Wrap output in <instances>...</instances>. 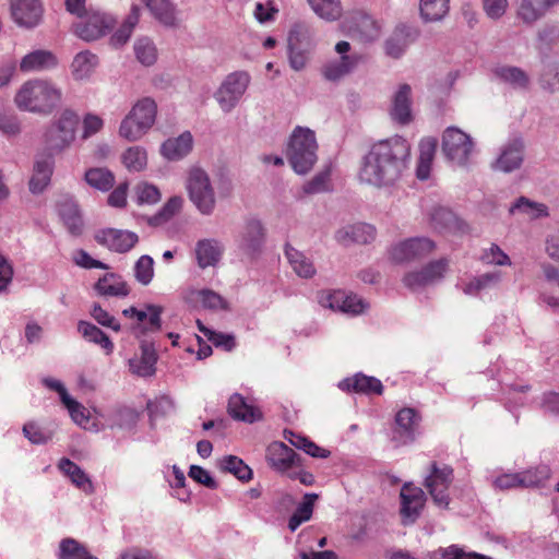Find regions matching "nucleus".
<instances>
[{"label":"nucleus","mask_w":559,"mask_h":559,"mask_svg":"<svg viewBox=\"0 0 559 559\" xmlns=\"http://www.w3.org/2000/svg\"><path fill=\"white\" fill-rule=\"evenodd\" d=\"M95 289L102 296L126 297L129 295V287L120 276L107 273L95 284Z\"/></svg>","instance_id":"nucleus-29"},{"label":"nucleus","mask_w":559,"mask_h":559,"mask_svg":"<svg viewBox=\"0 0 559 559\" xmlns=\"http://www.w3.org/2000/svg\"><path fill=\"white\" fill-rule=\"evenodd\" d=\"M412 88L408 84L400 85L397 92L393 96L391 108V117L400 124H407L412 121Z\"/></svg>","instance_id":"nucleus-20"},{"label":"nucleus","mask_w":559,"mask_h":559,"mask_svg":"<svg viewBox=\"0 0 559 559\" xmlns=\"http://www.w3.org/2000/svg\"><path fill=\"white\" fill-rule=\"evenodd\" d=\"M516 211L527 214L531 218L546 216L548 214L547 206L545 204L531 201L525 197L519 198L518 201L511 206V213Z\"/></svg>","instance_id":"nucleus-52"},{"label":"nucleus","mask_w":559,"mask_h":559,"mask_svg":"<svg viewBox=\"0 0 559 559\" xmlns=\"http://www.w3.org/2000/svg\"><path fill=\"white\" fill-rule=\"evenodd\" d=\"M183 199L181 197L175 195L171 197L162 207V210L151 217L150 223L152 225H159L169 221L174 215H176L182 207Z\"/></svg>","instance_id":"nucleus-53"},{"label":"nucleus","mask_w":559,"mask_h":559,"mask_svg":"<svg viewBox=\"0 0 559 559\" xmlns=\"http://www.w3.org/2000/svg\"><path fill=\"white\" fill-rule=\"evenodd\" d=\"M450 10V0H420V16L426 22L441 21Z\"/></svg>","instance_id":"nucleus-37"},{"label":"nucleus","mask_w":559,"mask_h":559,"mask_svg":"<svg viewBox=\"0 0 559 559\" xmlns=\"http://www.w3.org/2000/svg\"><path fill=\"white\" fill-rule=\"evenodd\" d=\"M146 310L147 311L136 309L134 319L139 322V329L142 333L159 331L162 326L160 314L163 308L156 305H147Z\"/></svg>","instance_id":"nucleus-33"},{"label":"nucleus","mask_w":559,"mask_h":559,"mask_svg":"<svg viewBox=\"0 0 559 559\" xmlns=\"http://www.w3.org/2000/svg\"><path fill=\"white\" fill-rule=\"evenodd\" d=\"M59 559H97L73 538H64L59 546Z\"/></svg>","instance_id":"nucleus-45"},{"label":"nucleus","mask_w":559,"mask_h":559,"mask_svg":"<svg viewBox=\"0 0 559 559\" xmlns=\"http://www.w3.org/2000/svg\"><path fill=\"white\" fill-rule=\"evenodd\" d=\"M500 281V273L492 272L486 273L480 276L473 278L468 284L464 287V293L466 295H475L481 289L488 287L490 284H496Z\"/></svg>","instance_id":"nucleus-57"},{"label":"nucleus","mask_w":559,"mask_h":559,"mask_svg":"<svg viewBox=\"0 0 559 559\" xmlns=\"http://www.w3.org/2000/svg\"><path fill=\"white\" fill-rule=\"evenodd\" d=\"M94 240L110 251L127 253L139 242V236L130 230L102 228L94 233Z\"/></svg>","instance_id":"nucleus-11"},{"label":"nucleus","mask_w":559,"mask_h":559,"mask_svg":"<svg viewBox=\"0 0 559 559\" xmlns=\"http://www.w3.org/2000/svg\"><path fill=\"white\" fill-rule=\"evenodd\" d=\"M524 143L521 139L510 141L502 150L493 164V168L504 173H511L521 167L523 163Z\"/></svg>","instance_id":"nucleus-17"},{"label":"nucleus","mask_w":559,"mask_h":559,"mask_svg":"<svg viewBox=\"0 0 559 559\" xmlns=\"http://www.w3.org/2000/svg\"><path fill=\"white\" fill-rule=\"evenodd\" d=\"M156 355L148 346H142V356L140 359L130 360V368L133 373L141 377L152 376L155 371Z\"/></svg>","instance_id":"nucleus-44"},{"label":"nucleus","mask_w":559,"mask_h":559,"mask_svg":"<svg viewBox=\"0 0 559 559\" xmlns=\"http://www.w3.org/2000/svg\"><path fill=\"white\" fill-rule=\"evenodd\" d=\"M60 217L72 235H80L83 228V221L79 207L75 203L67 201L60 204Z\"/></svg>","instance_id":"nucleus-39"},{"label":"nucleus","mask_w":559,"mask_h":559,"mask_svg":"<svg viewBox=\"0 0 559 559\" xmlns=\"http://www.w3.org/2000/svg\"><path fill=\"white\" fill-rule=\"evenodd\" d=\"M222 468L231 473L241 481H249L252 478L251 468L235 455L225 456L222 461Z\"/></svg>","instance_id":"nucleus-46"},{"label":"nucleus","mask_w":559,"mask_h":559,"mask_svg":"<svg viewBox=\"0 0 559 559\" xmlns=\"http://www.w3.org/2000/svg\"><path fill=\"white\" fill-rule=\"evenodd\" d=\"M430 225L433 229L442 231L455 225V215L447 207L436 206L429 214Z\"/></svg>","instance_id":"nucleus-48"},{"label":"nucleus","mask_w":559,"mask_h":559,"mask_svg":"<svg viewBox=\"0 0 559 559\" xmlns=\"http://www.w3.org/2000/svg\"><path fill=\"white\" fill-rule=\"evenodd\" d=\"M335 238L342 243L356 242L364 245L376 238V229L369 224L358 223L337 230Z\"/></svg>","instance_id":"nucleus-21"},{"label":"nucleus","mask_w":559,"mask_h":559,"mask_svg":"<svg viewBox=\"0 0 559 559\" xmlns=\"http://www.w3.org/2000/svg\"><path fill=\"white\" fill-rule=\"evenodd\" d=\"M23 433L34 444H44L52 438L51 432L45 431L35 423L25 424Z\"/></svg>","instance_id":"nucleus-59"},{"label":"nucleus","mask_w":559,"mask_h":559,"mask_svg":"<svg viewBox=\"0 0 559 559\" xmlns=\"http://www.w3.org/2000/svg\"><path fill=\"white\" fill-rule=\"evenodd\" d=\"M401 497V515L404 519V524L415 522L419 516L421 509L426 502V496L421 488L413 484H404L400 492Z\"/></svg>","instance_id":"nucleus-16"},{"label":"nucleus","mask_w":559,"mask_h":559,"mask_svg":"<svg viewBox=\"0 0 559 559\" xmlns=\"http://www.w3.org/2000/svg\"><path fill=\"white\" fill-rule=\"evenodd\" d=\"M329 170L319 173L304 186V192L306 194H314L326 191L329 189Z\"/></svg>","instance_id":"nucleus-60"},{"label":"nucleus","mask_w":559,"mask_h":559,"mask_svg":"<svg viewBox=\"0 0 559 559\" xmlns=\"http://www.w3.org/2000/svg\"><path fill=\"white\" fill-rule=\"evenodd\" d=\"M186 188L190 201L201 214L211 215L214 212L216 206L215 192L205 170L200 167L191 168Z\"/></svg>","instance_id":"nucleus-5"},{"label":"nucleus","mask_w":559,"mask_h":559,"mask_svg":"<svg viewBox=\"0 0 559 559\" xmlns=\"http://www.w3.org/2000/svg\"><path fill=\"white\" fill-rule=\"evenodd\" d=\"M122 163L130 171H141L146 167L147 155L140 146L129 147L122 155Z\"/></svg>","instance_id":"nucleus-49"},{"label":"nucleus","mask_w":559,"mask_h":559,"mask_svg":"<svg viewBox=\"0 0 559 559\" xmlns=\"http://www.w3.org/2000/svg\"><path fill=\"white\" fill-rule=\"evenodd\" d=\"M325 301L331 309L354 316L361 313L366 307L361 298L354 294H347L344 290L329 293Z\"/></svg>","instance_id":"nucleus-18"},{"label":"nucleus","mask_w":559,"mask_h":559,"mask_svg":"<svg viewBox=\"0 0 559 559\" xmlns=\"http://www.w3.org/2000/svg\"><path fill=\"white\" fill-rule=\"evenodd\" d=\"M53 170V157L51 154L36 158L33 175L29 179V190L40 193L49 185Z\"/></svg>","instance_id":"nucleus-19"},{"label":"nucleus","mask_w":559,"mask_h":559,"mask_svg":"<svg viewBox=\"0 0 559 559\" xmlns=\"http://www.w3.org/2000/svg\"><path fill=\"white\" fill-rule=\"evenodd\" d=\"M57 64V58L48 50H35L27 53L20 63L23 72L40 71L53 68Z\"/></svg>","instance_id":"nucleus-28"},{"label":"nucleus","mask_w":559,"mask_h":559,"mask_svg":"<svg viewBox=\"0 0 559 559\" xmlns=\"http://www.w3.org/2000/svg\"><path fill=\"white\" fill-rule=\"evenodd\" d=\"M134 277L142 285H148L154 277V260L152 257L141 255L134 264Z\"/></svg>","instance_id":"nucleus-54"},{"label":"nucleus","mask_w":559,"mask_h":559,"mask_svg":"<svg viewBox=\"0 0 559 559\" xmlns=\"http://www.w3.org/2000/svg\"><path fill=\"white\" fill-rule=\"evenodd\" d=\"M134 51L138 60L144 66H152L157 58V50L148 38H141L135 43Z\"/></svg>","instance_id":"nucleus-55"},{"label":"nucleus","mask_w":559,"mask_h":559,"mask_svg":"<svg viewBox=\"0 0 559 559\" xmlns=\"http://www.w3.org/2000/svg\"><path fill=\"white\" fill-rule=\"evenodd\" d=\"M449 267V260L445 258H441L439 260H435L426 264L423 270L431 281V283H436L443 278L445 272Z\"/></svg>","instance_id":"nucleus-61"},{"label":"nucleus","mask_w":559,"mask_h":559,"mask_svg":"<svg viewBox=\"0 0 559 559\" xmlns=\"http://www.w3.org/2000/svg\"><path fill=\"white\" fill-rule=\"evenodd\" d=\"M228 414L236 420L253 423L261 418V412L248 404L241 394L235 393L229 397Z\"/></svg>","instance_id":"nucleus-24"},{"label":"nucleus","mask_w":559,"mask_h":559,"mask_svg":"<svg viewBox=\"0 0 559 559\" xmlns=\"http://www.w3.org/2000/svg\"><path fill=\"white\" fill-rule=\"evenodd\" d=\"M58 467L61 472H63L67 476L70 477L71 481L80 489L85 492H92L93 485L91 479L84 473V471L72 462L69 459H61L59 461Z\"/></svg>","instance_id":"nucleus-34"},{"label":"nucleus","mask_w":559,"mask_h":559,"mask_svg":"<svg viewBox=\"0 0 559 559\" xmlns=\"http://www.w3.org/2000/svg\"><path fill=\"white\" fill-rule=\"evenodd\" d=\"M250 75L245 71L229 73L215 93V99L224 111H230L245 94Z\"/></svg>","instance_id":"nucleus-8"},{"label":"nucleus","mask_w":559,"mask_h":559,"mask_svg":"<svg viewBox=\"0 0 559 559\" xmlns=\"http://www.w3.org/2000/svg\"><path fill=\"white\" fill-rule=\"evenodd\" d=\"M157 115V105L151 97L139 99L129 114L122 119L119 135L130 142L144 136L154 126Z\"/></svg>","instance_id":"nucleus-3"},{"label":"nucleus","mask_w":559,"mask_h":559,"mask_svg":"<svg viewBox=\"0 0 559 559\" xmlns=\"http://www.w3.org/2000/svg\"><path fill=\"white\" fill-rule=\"evenodd\" d=\"M85 181L100 191H108L114 187L115 176L107 168H91L85 173Z\"/></svg>","instance_id":"nucleus-41"},{"label":"nucleus","mask_w":559,"mask_h":559,"mask_svg":"<svg viewBox=\"0 0 559 559\" xmlns=\"http://www.w3.org/2000/svg\"><path fill=\"white\" fill-rule=\"evenodd\" d=\"M267 464L278 473H289L300 466V456L284 442L275 441L266 448Z\"/></svg>","instance_id":"nucleus-13"},{"label":"nucleus","mask_w":559,"mask_h":559,"mask_svg":"<svg viewBox=\"0 0 559 559\" xmlns=\"http://www.w3.org/2000/svg\"><path fill=\"white\" fill-rule=\"evenodd\" d=\"M559 0H522L518 9V17L532 24L540 19Z\"/></svg>","instance_id":"nucleus-25"},{"label":"nucleus","mask_w":559,"mask_h":559,"mask_svg":"<svg viewBox=\"0 0 559 559\" xmlns=\"http://www.w3.org/2000/svg\"><path fill=\"white\" fill-rule=\"evenodd\" d=\"M497 75L514 87L525 88L530 83L527 74L516 67H502L496 71Z\"/></svg>","instance_id":"nucleus-50"},{"label":"nucleus","mask_w":559,"mask_h":559,"mask_svg":"<svg viewBox=\"0 0 559 559\" xmlns=\"http://www.w3.org/2000/svg\"><path fill=\"white\" fill-rule=\"evenodd\" d=\"M299 46L301 48L311 47L310 27L305 23H295L288 34V47Z\"/></svg>","instance_id":"nucleus-51"},{"label":"nucleus","mask_w":559,"mask_h":559,"mask_svg":"<svg viewBox=\"0 0 559 559\" xmlns=\"http://www.w3.org/2000/svg\"><path fill=\"white\" fill-rule=\"evenodd\" d=\"M78 330L86 341L98 344L102 348H104L107 355L112 353L114 343L96 325L81 320L78 323Z\"/></svg>","instance_id":"nucleus-35"},{"label":"nucleus","mask_w":559,"mask_h":559,"mask_svg":"<svg viewBox=\"0 0 559 559\" xmlns=\"http://www.w3.org/2000/svg\"><path fill=\"white\" fill-rule=\"evenodd\" d=\"M97 56L90 51L79 52L71 64L73 76L76 80H83L87 78L97 66Z\"/></svg>","instance_id":"nucleus-40"},{"label":"nucleus","mask_w":559,"mask_h":559,"mask_svg":"<svg viewBox=\"0 0 559 559\" xmlns=\"http://www.w3.org/2000/svg\"><path fill=\"white\" fill-rule=\"evenodd\" d=\"M480 260L486 264H495V265H510L511 260L507 253L502 251V249L496 245L491 243L489 249L484 250V253L480 257Z\"/></svg>","instance_id":"nucleus-58"},{"label":"nucleus","mask_w":559,"mask_h":559,"mask_svg":"<svg viewBox=\"0 0 559 559\" xmlns=\"http://www.w3.org/2000/svg\"><path fill=\"white\" fill-rule=\"evenodd\" d=\"M193 139L190 132H183L178 138L168 139L162 145V154L171 160L180 159L192 150Z\"/></svg>","instance_id":"nucleus-27"},{"label":"nucleus","mask_w":559,"mask_h":559,"mask_svg":"<svg viewBox=\"0 0 559 559\" xmlns=\"http://www.w3.org/2000/svg\"><path fill=\"white\" fill-rule=\"evenodd\" d=\"M195 255L200 267L215 265L222 255V248L215 240L204 239L197 243Z\"/></svg>","instance_id":"nucleus-31"},{"label":"nucleus","mask_w":559,"mask_h":559,"mask_svg":"<svg viewBox=\"0 0 559 559\" xmlns=\"http://www.w3.org/2000/svg\"><path fill=\"white\" fill-rule=\"evenodd\" d=\"M200 331L209 338L212 344L217 347H223L224 349L230 352L236 346L235 337L230 334H225L222 332L212 331L201 324L198 321Z\"/></svg>","instance_id":"nucleus-56"},{"label":"nucleus","mask_w":559,"mask_h":559,"mask_svg":"<svg viewBox=\"0 0 559 559\" xmlns=\"http://www.w3.org/2000/svg\"><path fill=\"white\" fill-rule=\"evenodd\" d=\"M79 122L80 117L74 110H62L45 134L47 147L52 152H62L69 147L75 139Z\"/></svg>","instance_id":"nucleus-6"},{"label":"nucleus","mask_w":559,"mask_h":559,"mask_svg":"<svg viewBox=\"0 0 559 559\" xmlns=\"http://www.w3.org/2000/svg\"><path fill=\"white\" fill-rule=\"evenodd\" d=\"M114 21L110 16L93 12L74 24V33L86 41L96 40L104 36L111 27Z\"/></svg>","instance_id":"nucleus-14"},{"label":"nucleus","mask_w":559,"mask_h":559,"mask_svg":"<svg viewBox=\"0 0 559 559\" xmlns=\"http://www.w3.org/2000/svg\"><path fill=\"white\" fill-rule=\"evenodd\" d=\"M551 471L548 465L540 464L526 471L520 472L522 488L543 486L549 479Z\"/></svg>","instance_id":"nucleus-43"},{"label":"nucleus","mask_w":559,"mask_h":559,"mask_svg":"<svg viewBox=\"0 0 559 559\" xmlns=\"http://www.w3.org/2000/svg\"><path fill=\"white\" fill-rule=\"evenodd\" d=\"M420 416L412 407L402 408L395 416L396 430L403 442L414 440L415 430L419 425Z\"/></svg>","instance_id":"nucleus-23"},{"label":"nucleus","mask_w":559,"mask_h":559,"mask_svg":"<svg viewBox=\"0 0 559 559\" xmlns=\"http://www.w3.org/2000/svg\"><path fill=\"white\" fill-rule=\"evenodd\" d=\"M340 386L342 389L352 390L358 393H376L382 394L383 385L381 381L374 377L365 374H356L353 378L345 379Z\"/></svg>","instance_id":"nucleus-30"},{"label":"nucleus","mask_w":559,"mask_h":559,"mask_svg":"<svg viewBox=\"0 0 559 559\" xmlns=\"http://www.w3.org/2000/svg\"><path fill=\"white\" fill-rule=\"evenodd\" d=\"M312 10L326 21H336L342 16L341 0H308Z\"/></svg>","instance_id":"nucleus-42"},{"label":"nucleus","mask_w":559,"mask_h":559,"mask_svg":"<svg viewBox=\"0 0 559 559\" xmlns=\"http://www.w3.org/2000/svg\"><path fill=\"white\" fill-rule=\"evenodd\" d=\"M40 0H11V14L14 22L23 27L33 28L43 19Z\"/></svg>","instance_id":"nucleus-15"},{"label":"nucleus","mask_w":559,"mask_h":559,"mask_svg":"<svg viewBox=\"0 0 559 559\" xmlns=\"http://www.w3.org/2000/svg\"><path fill=\"white\" fill-rule=\"evenodd\" d=\"M139 9L136 7L132 8V11L130 15L127 17V20L123 22V24L115 32V34L111 36V43L114 46H122L124 45L128 39L130 38L134 26L139 22Z\"/></svg>","instance_id":"nucleus-47"},{"label":"nucleus","mask_w":559,"mask_h":559,"mask_svg":"<svg viewBox=\"0 0 559 559\" xmlns=\"http://www.w3.org/2000/svg\"><path fill=\"white\" fill-rule=\"evenodd\" d=\"M289 51V66L295 71L302 70L308 60H309V52L310 48H301L299 46L288 47Z\"/></svg>","instance_id":"nucleus-63"},{"label":"nucleus","mask_w":559,"mask_h":559,"mask_svg":"<svg viewBox=\"0 0 559 559\" xmlns=\"http://www.w3.org/2000/svg\"><path fill=\"white\" fill-rule=\"evenodd\" d=\"M403 283L406 287L412 290H416L418 288L425 287L427 285H431V281L423 270V267L418 271H412L405 274L403 277Z\"/></svg>","instance_id":"nucleus-64"},{"label":"nucleus","mask_w":559,"mask_h":559,"mask_svg":"<svg viewBox=\"0 0 559 559\" xmlns=\"http://www.w3.org/2000/svg\"><path fill=\"white\" fill-rule=\"evenodd\" d=\"M436 249V243L426 237L409 238L391 249V258L395 262H408L426 258Z\"/></svg>","instance_id":"nucleus-12"},{"label":"nucleus","mask_w":559,"mask_h":559,"mask_svg":"<svg viewBox=\"0 0 559 559\" xmlns=\"http://www.w3.org/2000/svg\"><path fill=\"white\" fill-rule=\"evenodd\" d=\"M409 158L411 146L402 136L380 140L364 156L358 178L374 187L392 186L402 177Z\"/></svg>","instance_id":"nucleus-1"},{"label":"nucleus","mask_w":559,"mask_h":559,"mask_svg":"<svg viewBox=\"0 0 559 559\" xmlns=\"http://www.w3.org/2000/svg\"><path fill=\"white\" fill-rule=\"evenodd\" d=\"M442 557L444 559H492L489 556L476 551H465L457 545L447 547L442 552Z\"/></svg>","instance_id":"nucleus-62"},{"label":"nucleus","mask_w":559,"mask_h":559,"mask_svg":"<svg viewBox=\"0 0 559 559\" xmlns=\"http://www.w3.org/2000/svg\"><path fill=\"white\" fill-rule=\"evenodd\" d=\"M453 481V468L436 462L431 463L430 474L425 479V487L432 497L433 502L447 509L450 503L449 488Z\"/></svg>","instance_id":"nucleus-10"},{"label":"nucleus","mask_w":559,"mask_h":559,"mask_svg":"<svg viewBox=\"0 0 559 559\" xmlns=\"http://www.w3.org/2000/svg\"><path fill=\"white\" fill-rule=\"evenodd\" d=\"M318 144L314 132L297 127L292 133L287 158L297 174H307L317 162Z\"/></svg>","instance_id":"nucleus-4"},{"label":"nucleus","mask_w":559,"mask_h":559,"mask_svg":"<svg viewBox=\"0 0 559 559\" xmlns=\"http://www.w3.org/2000/svg\"><path fill=\"white\" fill-rule=\"evenodd\" d=\"M285 254L290 266L298 276L310 278L316 274L313 263L302 252L287 245Z\"/></svg>","instance_id":"nucleus-32"},{"label":"nucleus","mask_w":559,"mask_h":559,"mask_svg":"<svg viewBox=\"0 0 559 559\" xmlns=\"http://www.w3.org/2000/svg\"><path fill=\"white\" fill-rule=\"evenodd\" d=\"M335 51L340 55L338 59L328 61L321 69V73L326 81L337 82L350 74L361 60L358 53H348L350 44L341 40L335 45Z\"/></svg>","instance_id":"nucleus-7"},{"label":"nucleus","mask_w":559,"mask_h":559,"mask_svg":"<svg viewBox=\"0 0 559 559\" xmlns=\"http://www.w3.org/2000/svg\"><path fill=\"white\" fill-rule=\"evenodd\" d=\"M416 38V32L407 25H400L385 43L386 53L393 58H400L407 46Z\"/></svg>","instance_id":"nucleus-22"},{"label":"nucleus","mask_w":559,"mask_h":559,"mask_svg":"<svg viewBox=\"0 0 559 559\" xmlns=\"http://www.w3.org/2000/svg\"><path fill=\"white\" fill-rule=\"evenodd\" d=\"M317 493H306L302 502L297 507L293 515L288 520V528L295 532L304 522L311 519L313 513L314 502L318 499Z\"/></svg>","instance_id":"nucleus-38"},{"label":"nucleus","mask_w":559,"mask_h":559,"mask_svg":"<svg viewBox=\"0 0 559 559\" xmlns=\"http://www.w3.org/2000/svg\"><path fill=\"white\" fill-rule=\"evenodd\" d=\"M474 143L468 134L462 130L450 127L442 135V152L448 159L457 165H466L473 152Z\"/></svg>","instance_id":"nucleus-9"},{"label":"nucleus","mask_w":559,"mask_h":559,"mask_svg":"<svg viewBox=\"0 0 559 559\" xmlns=\"http://www.w3.org/2000/svg\"><path fill=\"white\" fill-rule=\"evenodd\" d=\"M150 12L165 26L176 25L175 8L169 0H142Z\"/></svg>","instance_id":"nucleus-36"},{"label":"nucleus","mask_w":559,"mask_h":559,"mask_svg":"<svg viewBox=\"0 0 559 559\" xmlns=\"http://www.w3.org/2000/svg\"><path fill=\"white\" fill-rule=\"evenodd\" d=\"M62 92L49 81L29 80L17 91L14 102L21 110L49 115L61 103Z\"/></svg>","instance_id":"nucleus-2"},{"label":"nucleus","mask_w":559,"mask_h":559,"mask_svg":"<svg viewBox=\"0 0 559 559\" xmlns=\"http://www.w3.org/2000/svg\"><path fill=\"white\" fill-rule=\"evenodd\" d=\"M264 240L262 224L257 219L247 222L240 239V248L249 253H255L260 250Z\"/></svg>","instance_id":"nucleus-26"}]
</instances>
